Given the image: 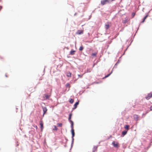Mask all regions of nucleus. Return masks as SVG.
<instances>
[{
	"mask_svg": "<svg viewBox=\"0 0 152 152\" xmlns=\"http://www.w3.org/2000/svg\"><path fill=\"white\" fill-rule=\"evenodd\" d=\"M151 98H152V92L148 94L145 97L147 100H149Z\"/></svg>",
	"mask_w": 152,
	"mask_h": 152,
	"instance_id": "1",
	"label": "nucleus"
},
{
	"mask_svg": "<svg viewBox=\"0 0 152 152\" xmlns=\"http://www.w3.org/2000/svg\"><path fill=\"white\" fill-rule=\"evenodd\" d=\"M110 22H107L105 24V28L106 29H108L110 27V24H111Z\"/></svg>",
	"mask_w": 152,
	"mask_h": 152,
	"instance_id": "2",
	"label": "nucleus"
},
{
	"mask_svg": "<svg viewBox=\"0 0 152 152\" xmlns=\"http://www.w3.org/2000/svg\"><path fill=\"white\" fill-rule=\"evenodd\" d=\"M112 145L114 146V147L116 148H118L119 147L118 145V143L115 141H113V142Z\"/></svg>",
	"mask_w": 152,
	"mask_h": 152,
	"instance_id": "3",
	"label": "nucleus"
},
{
	"mask_svg": "<svg viewBox=\"0 0 152 152\" xmlns=\"http://www.w3.org/2000/svg\"><path fill=\"white\" fill-rule=\"evenodd\" d=\"M42 108L43 112V116H44V115L46 113L48 110L46 107H42Z\"/></svg>",
	"mask_w": 152,
	"mask_h": 152,
	"instance_id": "4",
	"label": "nucleus"
},
{
	"mask_svg": "<svg viewBox=\"0 0 152 152\" xmlns=\"http://www.w3.org/2000/svg\"><path fill=\"white\" fill-rule=\"evenodd\" d=\"M133 117L135 120L138 121L139 120V116L135 114L134 115Z\"/></svg>",
	"mask_w": 152,
	"mask_h": 152,
	"instance_id": "5",
	"label": "nucleus"
},
{
	"mask_svg": "<svg viewBox=\"0 0 152 152\" xmlns=\"http://www.w3.org/2000/svg\"><path fill=\"white\" fill-rule=\"evenodd\" d=\"M71 132L72 134V139L73 140V137L75 136V132H74V130L73 129V128H72L71 129Z\"/></svg>",
	"mask_w": 152,
	"mask_h": 152,
	"instance_id": "6",
	"label": "nucleus"
},
{
	"mask_svg": "<svg viewBox=\"0 0 152 152\" xmlns=\"http://www.w3.org/2000/svg\"><path fill=\"white\" fill-rule=\"evenodd\" d=\"M44 96H45L44 97L46 99H48L50 96V95L46 94H45Z\"/></svg>",
	"mask_w": 152,
	"mask_h": 152,
	"instance_id": "7",
	"label": "nucleus"
},
{
	"mask_svg": "<svg viewBox=\"0 0 152 152\" xmlns=\"http://www.w3.org/2000/svg\"><path fill=\"white\" fill-rule=\"evenodd\" d=\"M79 102H76L74 105V107L73 108V109H76L77 107V106Z\"/></svg>",
	"mask_w": 152,
	"mask_h": 152,
	"instance_id": "8",
	"label": "nucleus"
},
{
	"mask_svg": "<svg viewBox=\"0 0 152 152\" xmlns=\"http://www.w3.org/2000/svg\"><path fill=\"white\" fill-rule=\"evenodd\" d=\"M66 76L68 77H71L72 74L69 72H67L66 73Z\"/></svg>",
	"mask_w": 152,
	"mask_h": 152,
	"instance_id": "9",
	"label": "nucleus"
},
{
	"mask_svg": "<svg viewBox=\"0 0 152 152\" xmlns=\"http://www.w3.org/2000/svg\"><path fill=\"white\" fill-rule=\"evenodd\" d=\"M97 147L96 146H94L93 148V152H95L97 150Z\"/></svg>",
	"mask_w": 152,
	"mask_h": 152,
	"instance_id": "10",
	"label": "nucleus"
},
{
	"mask_svg": "<svg viewBox=\"0 0 152 152\" xmlns=\"http://www.w3.org/2000/svg\"><path fill=\"white\" fill-rule=\"evenodd\" d=\"M40 125L41 128L42 129L43 128V123L42 121H41L40 122Z\"/></svg>",
	"mask_w": 152,
	"mask_h": 152,
	"instance_id": "11",
	"label": "nucleus"
},
{
	"mask_svg": "<svg viewBox=\"0 0 152 152\" xmlns=\"http://www.w3.org/2000/svg\"><path fill=\"white\" fill-rule=\"evenodd\" d=\"M124 127L125 129L128 130L129 129V126L128 125H126Z\"/></svg>",
	"mask_w": 152,
	"mask_h": 152,
	"instance_id": "12",
	"label": "nucleus"
},
{
	"mask_svg": "<svg viewBox=\"0 0 152 152\" xmlns=\"http://www.w3.org/2000/svg\"><path fill=\"white\" fill-rule=\"evenodd\" d=\"M76 52L75 50H72L70 52V54L71 55L74 54V53Z\"/></svg>",
	"mask_w": 152,
	"mask_h": 152,
	"instance_id": "13",
	"label": "nucleus"
},
{
	"mask_svg": "<svg viewBox=\"0 0 152 152\" xmlns=\"http://www.w3.org/2000/svg\"><path fill=\"white\" fill-rule=\"evenodd\" d=\"M127 132V131H126V130H124L122 132V134L123 135H124L126 134Z\"/></svg>",
	"mask_w": 152,
	"mask_h": 152,
	"instance_id": "14",
	"label": "nucleus"
},
{
	"mask_svg": "<svg viewBox=\"0 0 152 152\" xmlns=\"http://www.w3.org/2000/svg\"><path fill=\"white\" fill-rule=\"evenodd\" d=\"M83 33V31H82L78 30L77 32V34H80Z\"/></svg>",
	"mask_w": 152,
	"mask_h": 152,
	"instance_id": "15",
	"label": "nucleus"
},
{
	"mask_svg": "<svg viewBox=\"0 0 152 152\" xmlns=\"http://www.w3.org/2000/svg\"><path fill=\"white\" fill-rule=\"evenodd\" d=\"M71 123V127L72 128H73L74 123L72 121H70Z\"/></svg>",
	"mask_w": 152,
	"mask_h": 152,
	"instance_id": "16",
	"label": "nucleus"
},
{
	"mask_svg": "<svg viewBox=\"0 0 152 152\" xmlns=\"http://www.w3.org/2000/svg\"><path fill=\"white\" fill-rule=\"evenodd\" d=\"M74 102V99H70L69 101V102L71 104H72Z\"/></svg>",
	"mask_w": 152,
	"mask_h": 152,
	"instance_id": "17",
	"label": "nucleus"
},
{
	"mask_svg": "<svg viewBox=\"0 0 152 152\" xmlns=\"http://www.w3.org/2000/svg\"><path fill=\"white\" fill-rule=\"evenodd\" d=\"M72 115V114L71 113H70V114H69V121H71V118Z\"/></svg>",
	"mask_w": 152,
	"mask_h": 152,
	"instance_id": "18",
	"label": "nucleus"
},
{
	"mask_svg": "<svg viewBox=\"0 0 152 152\" xmlns=\"http://www.w3.org/2000/svg\"><path fill=\"white\" fill-rule=\"evenodd\" d=\"M148 16V15H146L144 17V18H143V21L142 22V23H143L144 22L145 20L147 18Z\"/></svg>",
	"mask_w": 152,
	"mask_h": 152,
	"instance_id": "19",
	"label": "nucleus"
},
{
	"mask_svg": "<svg viewBox=\"0 0 152 152\" xmlns=\"http://www.w3.org/2000/svg\"><path fill=\"white\" fill-rule=\"evenodd\" d=\"M54 128H53V130L57 131L58 130V128L56 126H54Z\"/></svg>",
	"mask_w": 152,
	"mask_h": 152,
	"instance_id": "20",
	"label": "nucleus"
},
{
	"mask_svg": "<svg viewBox=\"0 0 152 152\" xmlns=\"http://www.w3.org/2000/svg\"><path fill=\"white\" fill-rule=\"evenodd\" d=\"M57 125L58 126L60 127H61L62 126V124L61 123H58L57 124Z\"/></svg>",
	"mask_w": 152,
	"mask_h": 152,
	"instance_id": "21",
	"label": "nucleus"
},
{
	"mask_svg": "<svg viewBox=\"0 0 152 152\" xmlns=\"http://www.w3.org/2000/svg\"><path fill=\"white\" fill-rule=\"evenodd\" d=\"M97 53H93L92 54V56H96V55L97 54Z\"/></svg>",
	"mask_w": 152,
	"mask_h": 152,
	"instance_id": "22",
	"label": "nucleus"
},
{
	"mask_svg": "<svg viewBox=\"0 0 152 152\" xmlns=\"http://www.w3.org/2000/svg\"><path fill=\"white\" fill-rule=\"evenodd\" d=\"M83 47L82 46H81L80 47L79 49L80 50L82 51L83 50Z\"/></svg>",
	"mask_w": 152,
	"mask_h": 152,
	"instance_id": "23",
	"label": "nucleus"
},
{
	"mask_svg": "<svg viewBox=\"0 0 152 152\" xmlns=\"http://www.w3.org/2000/svg\"><path fill=\"white\" fill-rule=\"evenodd\" d=\"M78 76L80 78H82L83 76V75H78Z\"/></svg>",
	"mask_w": 152,
	"mask_h": 152,
	"instance_id": "24",
	"label": "nucleus"
},
{
	"mask_svg": "<svg viewBox=\"0 0 152 152\" xmlns=\"http://www.w3.org/2000/svg\"><path fill=\"white\" fill-rule=\"evenodd\" d=\"M111 73H111H110V74H109L108 75H107L105 76V77H104V78H106L108 77V76H109L110 75Z\"/></svg>",
	"mask_w": 152,
	"mask_h": 152,
	"instance_id": "25",
	"label": "nucleus"
},
{
	"mask_svg": "<svg viewBox=\"0 0 152 152\" xmlns=\"http://www.w3.org/2000/svg\"><path fill=\"white\" fill-rule=\"evenodd\" d=\"M66 87L69 86V83H67L66 84Z\"/></svg>",
	"mask_w": 152,
	"mask_h": 152,
	"instance_id": "26",
	"label": "nucleus"
},
{
	"mask_svg": "<svg viewBox=\"0 0 152 152\" xmlns=\"http://www.w3.org/2000/svg\"><path fill=\"white\" fill-rule=\"evenodd\" d=\"M34 127L35 128H36V129H37V126L36 125H34Z\"/></svg>",
	"mask_w": 152,
	"mask_h": 152,
	"instance_id": "27",
	"label": "nucleus"
},
{
	"mask_svg": "<svg viewBox=\"0 0 152 152\" xmlns=\"http://www.w3.org/2000/svg\"><path fill=\"white\" fill-rule=\"evenodd\" d=\"M150 110H152V105L150 107Z\"/></svg>",
	"mask_w": 152,
	"mask_h": 152,
	"instance_id": "28",
	"label": "nucleus"
},
{
	"mask_svg": "<svg viewBox=\"0 0 152 152\" xmlns=\"http://www.w3.org/2000/svg\"><path fill=\"white\" fill-rule=\"evenodd\" d=\"M2 7L1 6H0V11L2 9Z\"/></svg>",
	"mask_w": 152,
	"mask_h": 152,
	"instance_id": "29",
	"label": "nucleus"
},
{
	"mask_svg": "<svg viewBox=\"0 0 152 152\" xmlns=\"http://www.w3.org/2000/svg\"><path fill=\"white\" fill-rule=\"evenodd\" d=\"M133 16L134 15V14H133Z\"/></svg>",
	"mask_w": 152,
	"mask_h": 152,
	"instance_id": "30",
	"label": "nucleus"
},
{
	"mask_svg": "<svg viewBox=\"0 0 152 152\" xmlns=\"http://www.w3.org/2000/svg\"><path fill=\"white\" fill-rule=\"evenodd\" d=\"M133 16L134 15V14H133Z\"/></svg>",
	"mask_w": 152,
	"mask_h": 152,
	"instance_id": "31",
	"label": "nucleus"
},
{
	"mask_svg": "<svg viewBox=\"0 0 152 152\" xmlns=\"http://www.w3.org/2000/svg\"><path fill=\"white\" fill-rule=\"evenodd\" d=\"M70 152H71V151H70Z\"/></svg>",
	"mask_w": 152,
	"mask_h": 152,
	"instance_id": "32",
	"label": "nucleus"
}]
</instances>
